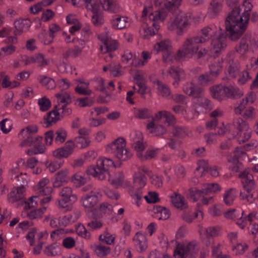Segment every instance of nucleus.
<instances>
[{"instance_id":"1","label":"nucleus","mask_w":258,"mask_h":258,"mask_svg":"<svg viewBox=\"0 0 258 258\" xmlns=\"http://www.w3.org/2000/svg\"><path fill=\"white\" fill-rule=\"evenodd\" d=\"M247 4L250 7L247 10H245L242 14H240V7L234 6L226 19V35L231 41H235L239 39L246 30L249 19V12L252 7L249 3Z\"/></svg>"},{"instance_id":"2","label":"nucleus","mask_w":258,"mask_h":258,"mask_svg":"<svg viewBox=\"0 0 258 258\" xmlns=\"http://www.w3.org/2000/svg\"><path fill=\"white\" fill-rule=\"evenodd\" d=\"M201 43L211 40V52L214 58L219 57L227 47V35L222 30L215 32L212 28L207 26L203 28L196 36Z\"/></svg>"},{"instance_id":"3","label":"nucleus","mask_w":258,"mask_h":258,"mask_svg":"<svg viewBox=\"0 0 258 258\" xmlns=\"http://www.w3.org/2000/svg\"><path fill=\"white\" fill-rule=\"evenodd\" d=\"M239 177L241 179L243 189L246 191V193L243 191L240 192L241 199H246L248 202L252 203L256 198L254 192H251L256 186L253 175L247 170H245L239 174Z\"/></svg>"},{"instance_id":"4","label":"nucleus","mask_w":258,"mask_h":258,"mask_svg":"<svg viewBox=\"0 0 258 258\" xmlns=\"http://www.w3.org/2000/svg\"><path fill=\"white\" fill-rule=\"evenodd\" d=\"M125 140L122 138L115 140L106 149L108 152H110L120 161H126L130 159L132 154L130 150L125 148Z\"/></svg>"},{"instance_id":"5","label":"nucleus","mask_w":258,"mask_h":258,"mask_svg":"<svg viewBox=\"0 0 258 258\" xmlns=\"http://www.w3.org/2000/svg\"><path fill=\"white\" fill-rule=\"evenodd\" d=\"M201 43V42L196 36L186 39L182 44L181 48L177 51V57L179 58L192 57L199 49L200 44Z\"/></svg>"},{"instance_id":"6","label":"nucleus","mask_w":258,"mask_h":258,"mask_svg":"<svg viewBox=\"0 0 258 258\" xmlns=\"http://www.w3.org/2000/svg\"><path fill=\"white\" fill-rule=\"evenodd\" d=\"M191 18L187 14H178L171 24L168 27L169 29H176L178 35H182L186 33L191 25Z\"/></svg>"},{"instance_id":"7","label":"nucleus","mask_w":258,"mask_h":258,"mask_svg":"<svg viewBox=\"0 0 258 258\" xmlns=\"http://www.w3.org/2000/svg\"><path fill=\"white\" fill-rule=\"evenodd\" d=\"M86 4V8L93 13L92 21L95 26H99L104 23L102 14L100 11V1L83 0Z\"/></svg>"},{"instance_id":"8","label":"nucleus","mask_w":258,"mask_h":258,"mask_svg":"<svg viewBox=\"0 0 258 258\" xmlns=\"http://www.w3.org/2000/svg\"><path fill=\"white\" fill-rule=\"evenodd\" d=\"M154 49L157 51V53L159 51L162 52L163 59L165 62L167 61V59L172 52V46L168 40L158 42L154 46Z\"/></svg>"},{"instance_id":"9","label":"nucleus","mask_w":258,"mask_h":258,"mask_svg":"<svg viewBox=\"0 0 258 258\" xmlns=\"http://www.w3.org/2000/svg\"><path fill=\"white\" fill-rule=\"evenodd\" d=\"M25 190L24 184H21L20 186L13 187L11 191L8 195V202L12 204L18 201L21 202L24 199V193Z\"/></svg>"},{"instance_id":"10","label":"nucleus","mask_w":258,"mask_h":258,"mask_svg":"<svg viewBox=\"0 0 258 258\" xmlns=\"http://www.w3.org/2000/svg\"><path fill=\"white\" fill-rule=\"evenodd\" d=\"M22 137L23 141L20 146L21 147H28L32 145V126L28 125L25 128H22L18 135Z\"/></svg>"},{"instance_id":"11","label":"nucleus","mask_w":258,"mask_h":258,"mask_svg":"<svg viewBox=\"0 0 258 258\" xmlns=\"http://www.w3.org/2000/svg\"><path fill=\"white\" fill-rule=\"evenodd\" d=\"M226 99L231 98L236 99L243 95V93L238 87L231 84H224Z\"/></svg>"},{"instance_id":"12","label":"nucleus","mask_w":258,"mask_h":258,"mask_svg":"<svg viewBox=\"0 0 258 258\" xmlns=\"http://www.w3.org/2000/svg\"><path fill=\"white\" fill-rule=\"evenodd\" d=\"M49 183V180L46 177L41 179L37 183L35 190L37 191L36 193L39 196H44L49 195L53 191L52 187L47 186V185Z\"/></svg>"},{"instance_id":"13","label":"nucleus","mask_w":258,"mask_h":258,"mask_svg":"<svg viewBox=\"0 0 258 258\" xmlns=\"http://www.w3.org/2000/svg\"><path fill=\"white\" fill-rule=\"evenodd\" d=\"M85 45L84 40L80 39V45H76L72 48H69L62 54L63 58L68 59L70 57L76 58L81 55Z\"/></svg>"},{"instance_id":"14","label":"nucleus","mask_w":258,"mask_h":258,"mask_svg":"<svg viewBox=\"0 0 258 258\" xmlns=\"http://www.w3.org/2000/svg\"><path fill=\"white\" fill-rule=\"evenodd\" d=\"M183 91L189 96L195 98L201 97L202 89L192 82L187 83L183 88Z\"/></svg>"},{"instance_id":"15","label":"nucleus","mask_w":258,"mask_h":258,"mask_svg":"<svg viewBox=\"0 0 258 258\" xmlns=\"http://www.w3.org/2000/svg\"><path fill=\"white\" fill-rule=\"evenodd\" d=\"M32 22L29 19H21L15 21L14 23L16 31L15 35H20L23 32L27 31L31 25Z\"/></svg>"},{"instance_id":"16","label":"nucleus","mask_w":258,"mask_h":258,"mask_svg":"<svg viewBox=\"0 0 258 258\" xmlns=\"http://www.w3.org/2000/svg\"><path fill=\"white\" fill-rule=\"evenodd\" d=\"M97 166L100 167L102 173L104 175L105 179L106 178L107 176L109 175L108 172L109 167H116L113 161L111 159L106 158L103 159L100 158L97 160Z\"/></svg>"},{"instance_id":"17","label":"nucleus","mask_w":258,"mask_h":258,"mask_svg":"<svg viewBox=\"0 0 258 258\" xmlns=\"http://www.w3.org/2000/svg\"><path fill=\"white\" fill-rule=\"evenodd\" d=\"M82 203L85 208L92 209L98 204L99 199L95 194L84 195L82 198Z\"/></svg>"},{"instance_id":"18","label":"nucleus","mask_w":258,"mask_h":258,"mask_svg":"<svg viewBox=\"0 0 258 258\" xmlns=\"http://www.w3.org/2000/svg\"><path fill=\"white\" fill-rule=\"evenodd\" d=\"M104 46H100V50L103 53L115 50L117 48V43L115 40H112L111 38L106 37L101 39Z\"/></svg>"},{"instance_id":"19","label":"nucleus","mask_w":258,"mask_h":258,"mask_svg":"<svg viewBox=\"0 0 258 258\" xmlns=\"http://www.w3.org/2000/svg\"><path fill=\"white\" fill-rule=\"evenodd\" d=\"M10 173L11 175V179L13 180H16L18 184H24L27 183V179L26 178H23L21 180L20 177L23 176H26V173H23L19 172V167L18 163L15 167H13L10 170Z\"/></svg>"},{"instance_id":"20","label":"nucleus","mask_w":258,"mask_h":258,"mask_svg":"<svg viewBox=\"0 0 258 258\" xmlns=\"http://www.w3.org/2000/svg\"><path fill=\"white\" fill-rule=\"evenodd\" d=\"M212 97L218 101L226 100L224 85H218L210 88Z\"/></svg>"},{"instance_id":"21","label":"nucleus","mask_w":258,"mask_h":258,"mask_svg":"<svg viewBox=\"0 0 258 258\" xmlns=\"http://www.w3.org/2000/svg\"><path fill=\"white\" fill-rule=\"evenodd\" d=\"M127 18L120 15H115L110 20L112 27L115 29H122L126 27Z\"/></svg>"},{"instance_id":"22","label":"nucleus","mask_w":258,"mask_h":258,"mask_svg":"<svg viewBox=\"0 0 258 258\" xmlns=\"http://www.w3.org/2000/svg\"><path fill=\"white\" fill-rule=\"evenodd\" d=\"M182 248L185 257L189 258L195 257L199 250L197 243L195 241L189 242L185 247H182Z\"/></svg>"},{"instance_id":"23","label":"nucleus","mask_w":258,"mask_h":258,"mask_svg":"<svg viewBox=\"0 0 258 258\" xmlns=\"http://www.w3.org/2000/svg\"><path fill=\"white\" fill-rule=\"evenodd\" d=\"M166 3L164 4V8L158 11H156L154 12H151L149 14V19L153 22L157 21L158 20H164L167 16V13L170 12L173 13L174 12H171L168 11L166 8L165 5Z\"/></svg>"},{"instance_id":"24","label":"nucleus","mask_w":258,"mask_h":258,"mask_svg":"<svg viewBox=\"0 0 258 258\" xmlns=\"http://www.w3.org/2000/svg\"><path fill=\"white\" fill-rule=\"evenodd\" d=\"M133 240L136 243V245L139 246L140 252H143L147 249L148 247L147 239L146 236L142 232H137Z\"/></svg>"},{"instance_id":"25","label":"nucleus","mask_w":258,"mask_h":258,"mask_svg":"<svg viewBox=\"0 0 258 258\" xmlns=\"http://www.w3.org/2000/svg\"><path fill=\"white\" fill-rule=\"evenodd\" d=\"M100 4L105 11H108L112 13H116L121 11V8L116 2L112 0H102L100 1Z\"/></svg>"},{"instance_id":"26","label":"nucleus","mask_w":258,"mask_h":258,"mask_svg":"<svg viewBox=\"0 0 258 258\" xmlns=\"http://www.w3.org/2000/svg\"><path fill=\"white\" fill-rule=\"evenodd\" d=\"M62 117V115H60L59 112H57L56 110H51L44 117V123L47 124L46 126L48 127L52 123H56Z\"/></svg>"},{"instance_id":"27","label":"nucleus","mask_w":258,"mask_h":258,"mask_svg":"<svg viewBox=\"0 0 258 258\" xmlns=\"http://www.w3.org/2000/svg\"><path fill=\"white\" fill-rule=\"evenodd\" d=\"M154 83L158 85L157 90L159 95L167 99L171 98L172 95L171 90L166 84L159 80L155 81Z\"/></svg>"},{"instance_id":"28","label":"nucleus","mask_w":258,"mask_h":258,"mask_svg":"<svg viewBox=\"0 0 258 258\" xmlns=\"http://www.w3.org/2000/svg\"><path fill=\"white\" fill-rule=\"evenodd\" d=\"M250 38L247 35H244L240 40L239 44L236 45L235 49L236 52L240 54H245L249 49L248 39Z\"/></svg>"},{"instance_id":"29","label":"nucleus","mask_w":258,"mask_h":258,"mask_svg":"<svg viewBox=\"0 0 258 258\" xmlns=\"http://www.w3.org/2000/svg\"><path fill=\"white\" fill-rule=\"evenodd\" d=\"M59 195L62 198L70 201V203H74L77 200L76 194L73 192L71 187L66 186L63 187L59 192Z\"/></svg>"},{"instance_id":"30","label":"nucleus","mask_w":258,"mask_h":258,"mask_svg":"<svg viewBox=\"0 0 258 258\" xmlns=\"http://www.w3.org/2000/svg\"><path fill=\"white\" fill-rule=\"evenodd\" d=\"M168 73L171 75L176 82L184 80L185 78L184 71L178 67H171L168 71Z\"/></svg>"},{"instance_id":"31","label":"nucleus","mask_w":258,"mask_h":258,"mask_svg":"<svg viewBox=\"0 0 258 258\" xmlns=\"http://www.w3.org/2000/svg\"><path fill=\"white\" fill-rule=\"evenodd\" d=\"M222 8L220 0H212L208 8V13L213 16H216L221 11Z\"/></svg>"},{"instance_id":"32","label":"nucleus","mask_w":258,"mask_h":258,"mask_svg":"<svg viewBox=\"0 0 258 258\" xmlns=\"http://www.w3.org/2000/svg\"><path fill=\"white\" fill-rule=\"evenodd\" d=\"M220 230V228L218 227H209L206 229V238L203 239V241L207 246L211 244L210 237L218 236Z\"/></svg>"},{"instance_id":"33","label":"nucleus","mask_w":258,"mask_h":258,"mask_svg":"<svg viewBox=\"0 0 258 258\" xmlns=\"http://www.w3.org/2000/svg\"><path fill=\"white\" fill-rule=\"evenodd\" d=\"M174 196L170 197L171 202L173 205L178 209H183L187 208L186 204L184 203V198L181 195L174 193Z\"/></svg>"},{"instance_id":"34","label":"nucleus","mask_w":258,"mask_h":258,"mask_svg":"<svg viewBox=\"0 0 258 258\" xmlns=\"http://www.w3.org/2000/svg\"><path fill=\"white\" fill-rule=\"evenodd\" d=\"M209 172L210 174L214 177H217L219 175V171H218V167L216 166L213 167H201V166H199L196 169L195 173L196 176H202L203 173L205 170Z\"/></svg>"},{"instance_id":"35","label":"nucleus","mask_w":258,"mask_h":258,"mask_svg":"<svg viewBox=\"0 0 258 258\" xmlns=\"http://www.w3.org/2000/svg\"><path fill=\"white\" fill-rule=\"evenodd\" d=\"M110 205L107 203H102L100 205L99 209H94L91 211V213L94 219L100 218L105 214L107 210H109V206Z\"/></svg>"},{"instance_id":"36","label":"nucleus","mask_w":258,"mask_h":258,"mask_svg":"<svg viewBox=\"0 0 258 258\" xmlns=\"http://www.w3.org/2000/svg\"><path fill=\"white\" fill-rule=\"evenodd\" d=\"M133 140L134 143L132 144V146L137 152H142L145 150V146L143 142V137L141 133L133 135Z\"/></svg>"},{"instance_id":"37","label":"nucleus","mask_w":258,"mask_h":258,"mask_svg":"<svg viewBox=\"0 0 258 258\" xmlns=\"http://www.w3.org/2000/svg\"><path fill=\"white\" fill-rule=\"evenodd\" d=\"M221 187L220 185L217 183H207L203 185L202 191L205 195H209L211 193L216 192L220 191Z\"/></svg>"},{"instance_id":"38","label":"nucleus","mask_w":258,"mask_h":258,"mask_svg":"<svg viewBox=\"0 0 258 258\" xmlns=\"http://www.w3.org/2000/svg\"><path fill=\"white\" fill-rule=\"evenodd\" d=\"M86 173L88 175H93L94 177H97L99 179L103 180L105 179L104 175L102 173L100 167L96 165H90L88 167L86 170Z\"/></svg>"},{"instance_id":"39","label":"nucleus","mask_w":258,"mask_h":258,"mask_svg":"<svg viewBox=\"0 0 258 258\" xmlns=\"http://www.w3.org/2000/svg\"><path fill=\"white\" fill-rule=\"evenodd\" d=\"M60 246L56 243H53L45 247L44 252L49 256H54L60 253Z\"/></svg>"},{"instance_id":"40","label":"nucleus","mask_w":258,"mask_h":258,"mask_svg":"<svg viewBox=\"0 0 258 258\" xmlns=\"http://www.w3.org/2000/svg\"><path fill=\"white\" fill-rule=\"evenodd\" d=\"M244 211H237L235 209H230L224 213V217L229 219L241 220Z\"/></svg>"},{"instance_id":"41","label":"nucleus","mask_w":258,"mask_h":258,"mask_svg":"<svg viewBox=\"0 0 258 258\" xmlns=\"http://www.w3.org/2000/svg\"><path fill=\"white\" fill-rule=\"evenodd\" d=\"M39 81L42 86L45 87L47 89H53L55 88L56 86L55 81L51 78L47 77L45 76H43L38 78Z\"/></svg>"},{"instance_id":"42","label":"nucleus","mask_w":258,"mask_h":258,"mask_svg":"<svg viewBox=\"0 0 258 258\" xmlns=\"http://www.w3.org/2000/svg\"><path fill=\"white\" fill-rule=\"evenodd\" d=\"M148 129L154 128V130L151 131L152 133L155 134L156 136H160L164 135L166 132V130L162 125H156L153 121L149 123L147 125Z\"/></svg>"},{"instance_id":"43","label":"nucleus","mask_w":258,"mask_h":258,"mask_svg":"<svg viewBox=\"0 0 258 258\" xmlns=\"http://www.w3.org/2000/svg\"><path fill=\"white\" fill-rule=\"evenodd\" d=\"M50 39L49 40H45L44 43L45 44H50L53 41L55 37V34L61 30L60 26L56 23L51 24L49 27Z\"/></svg>"},{"instance_id":"44","label":"nucleus","mask_w":258,"mask_h":258,"mask_svg":"<svg viewBox=\"0 0 258 258\" xmlns=\"http://www.w3.org/2000/svg\"><path fill=\"white\" fill-rule=\"evenodd\" d=\"M222 64L220 62H215L210 66V75L213 78L217 77L222 71Z\"/></svg>"},{"instance_id":"45","label":"nucleus","mask_w":258,"mask_h":258,"mask_svg":"<svg viewBox=\"0 0 258 258\" xmlns=\"http://www.w3.org/2000/svg\"><path fill=\"white\" fill-rule=\"evenodd\" d=\"M147 177L141 173H139L136 175L134 177V185L137 188H142L146 184Z\"/></svg>"},{"instance_id":"46","label":"nucleus","mask_w":258,"mask_h":258,"mask_svg":"<svg viewBox=\"0 0 258 258\" xmlns=\"http://www.w3.org/2000/svg\"><path fill=\"white\" fill-rule=\"evenodd\" d=\"M33 63L41 68L44 67L48 64V62L45 58L44 55L41 53L35 54V56L33 57Z\"/></svg>"},{"instance_id":"47","label":"nucleus","mask_w":258,"mask_h":258,"mask_svg":"<svg viewBox=\"0 0 258 258\" xmlns=\"http://www.w3.org/2000/svg\"><path fill=\"white\" fill-rule=\"evenodd\" d=\"M110 250V247L100 244L96 245L95 252L98 256L104 257L109 254Z\"/></svg>"},{"instance_id":"48","label":"nucleus","mask_w":258,"mask_h":258,"mask_svg":"<svg viewBox=\"0 0 258 258\" xmlns=\"http://www.w3.org/2000/svg\"><path fill=\"white\" fill-rule=\"evenodd\" d=\"M54 141L57 144L63 143L67 137V131L63 128H59L55 132Z\"/></svg>"},{"instance_id":"49","label":"nucleus","mask_w":258,"mask_h":258,"mask_svg":"<svg viewBox=\"0 0 258 258\" xmlns=\"http://www.w3.org/2000/svg\"><path fill=\"white\" fill-rule=\"evenodd\" d=\"M124 175L122 172H119L116 174L115 178H109L110 183L114 185L116 188L121 186L124 181Z\"/></svg>"},{"instance_id":"50","label":"nucleus","mask_w":258,"mask_h":258,"mask_svg":"<svg viewBox=\"0 0 258 258\" xmlns=\"http://www.w3.org/2000/svg\"><path fill=\"white\" fill-rule=\"evenodd\" d=\"M55 97L60 103L66 105L69 104L72 102L71 95L67 92L57 93L55 94Z\"/></svg>"},{"instance_id":"51","label":"nucleus","mask_w":258,"mask_h":258,"mask_svg":"<svg viewBox=\"0 0 258 258\" xmlns=\"http://www.w3.org/2000/svg\"><path fill=\"white\" fill-rule=\"evenodd\" d=\"M38 104L42 111H46L51 107V103L50 100L46 97H43L38 100Z\"/></svg>"},{"instance_id":"52","label":"nucleus","mask_w":258,"mask_h":258,"mask_svg":"<svg viewBox=\"0 0 258 258\" xmlns=\"http://www.w3.org/2000/svg\"><path fill=\"white\" fill-rule=\"evenodd\" d=\"M77 101L78 102V106L80 107H90L94 103V99L88 97L79 98Z\"/></svg>"},{"instance_id":"53","label":"nucleus","mask_w":258,"mask_h":258,"mask_svg":"<svg viewBox=\"0 0 258 258\" xmlns=\"http://www.w3.org/2000/svg\"><path fill=\"white\" fill-rule=\"evenodd\" d=\"M99 239L102 242L111 245L114 243L115 237L111 235L107 231H106L104 232V234L99 236Z\"/></svg>"},{"instance_id":"54","label":"nucleus","mask_w":258,"mask_h":258,"mask_svg":"<svg viewBox=\"0 0 258 258\" xmlns=\"http://www.w3.org/2000/svg\"><path fill=\"white\" fill-rule=\"evenodd\" d=\"M76 147L82 149L88 147L90 143V141L86 138L80 136L75 138V140Z\"/></svg>"},{"instance_id":"55","label":"nucleus","mask_w":258,"mask_h":258,"mask_svg":"<svg viewBox=\"0 0 258 258\" xmlns=\"http://www.w3.org/2000/svg\"><path fill=\"white\" fill-rule=\"evenodd\" d=\"M182 0H171L166 3V8L171 12H175L181 5Z\"/></svg>"},{"instance_id":"56","label":"nucleus","mask_w":258,"mask_h":258,"mask_svg":"<svg viewBox=\"0 0 258 258\" xmlns=\"http://www.w3.org/2000/svg\"><path fill=\"white\" fill-rule=\"evenodd\" d=\"M173 135L177 138H182L187 136V133L184 127L175 126L172 131Z\"/></svg>"},{"instance_id":"57","label":"nucleus","mask_w":258,"mask_h":258,"mask_svg":"<svg viewBox=\"0 0 258 258\" xmlns=\"http://www.w3.org/2000/svg\"><path fill=\"white\" fill-rule=\"evenodd\" d=\"M136 84L139 87V89L137 91V92L139 93L142 97L145 98V95L150 92V89L145 83L141 82H137Z\"/></svg>"},{"instance_id":"58","label":"nucleus","mask_w":258,"mask_h":258,"mask_svg":"<svg viewBox=\"0 0 258 258\" xmlns=\"http://www.w3.org/2000/svg\"><path fill=\"white\" fill-rule=\"evenodd\" d=\"M234 188H231L226 191L224 195V201L226 205L231 206L233 203L235 196L232 194Z\"/></svg>"},{"instance_id":"59","label":"nucleus","mask_w":258,"mask_h":258,"mask_svg":"<svg viewBox=\"0 0 258 258\" xmlns=\"http://www.w3.org/2000/svg\"><path fill=\"white\" fill-rule=\"evenodd\" d=\"M53 155L57 159L67 158L71 155L63 147L58 148L53 152Z\"/></svg>"},{"instance_id":"60","label":"nucleus","mask_w":258,"mask_h":258,"mask_svg":"<svg viewBox=\"0 0 258 258\" xmlns=\"http://www.w3.org/2000/svg\"><path fill=\"white\" fill-rule=\"evenodd\" d=\"M151 116L150 110L147 108L139 109L135 113V116L139 119H146Z\"/></svg>"},{"instance_id":"61","label":"nucleus","mask_w":258,"mask_h":258,"mask_svg":"<svg viewBox=\"0 0 258 258\" xmlns=\"http://www.w3.org/2000/svg\"><path fill=\"white\" fill-rule=\"evenodd\" d=\"M201 189H198L197 188H190L189 189V196L188 198L193 202H196L198 200V198L196 197V195L199 196L205 195L204 192H201Z\"/></svg>"},{"instance_id":"62","label":"nucleus","mask_w":258,"mask_h":258,"mask_svg":"<svg viewBox=\"0 0 258 258\" xmlns=\"http://www.w3.org/2000/svg\"><path fill=\"white\" fill-rule=\"evenodd\" d=\"M234 126L239 132L243 131L247 128V125L245 121L241 118L235 119L233 121Z\"/></svg>"},{"instance_id":"63","label":"nucleus","mask_w":258,"mask_h":258,"mask_svg":"<svg viewBox=\"0 0 258 258\" xmlns=\"http://www.w3.org/2000/svg\"><path fill=\"white\" fill-rule=\"evenodd\" d=\"M144 198L148 203H156L160 201L158 193L150 191L148 196H144Z\"/></svg>"},{"instance_id":"64","label":"nucleus","mask_w":258,"mask_h":258,"mask_svg":"<svg viewBox=\"0 0 258 258\" xmlns=\"http://www.w3.org/2000/svg\"><path fill=\"white\" fill-rule=\"evenodd\" d=\"M71 179L74 183L79 186L85 184L86 181V178H85L80 173H77L73 175Z\"/></svg>"}]
</instances>
